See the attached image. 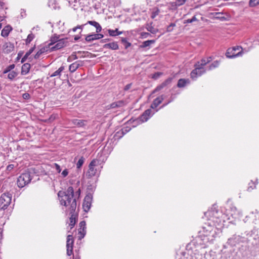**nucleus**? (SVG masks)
Segmentation results:
<instances>
[{
	"instance_id": "nucleus-57",
	"label": "nucleus",
	"mask_w": 259,
	"mask_h": 259,
	"mask_svg": "<svg viewBox=\"0 0 259 259\" xmlns=\"http://www.w3.org/2000/svg\"><path fill=\"white\" fill-rule=\"evenodd\" d=\"M80 38V36H78V35H76L74 37V40H78V39H79Z\"/></svg>"
},
{
	"instance_id": "nucleus-7",
	"label": "nucleus",
	"mask_w": 259,
	"mask_h": 259,
	"mask_svg": "<svg viewBox=\"0 0 259 259\" xmlns=\"http://www.w3.org/2000/svg\"><path fill=\"white\" fill-rule=\"evenodd\" d=\"M74 244L73 237L72 235H68L67 237V254L71 255L73 252V247Z\"/></svg>"
},
{
	"instance_id": "nucleus-54",
	"label": "nucleus",
	"mask_w": 259,
	"mask_h": 259,
	"mask_svg": "<svg viewBox=\"0 0 259 259\" xmlns=\"http://www.w3.org/2000/svg\"><path fill=\"white\" fill-rule=\"evenodd\" d=\"M131 86H132V83L127 84V85H126L125 86V87L124 88V90L125 91H128L131 88Z\"/></svg>"
},
{
	"instance_id": "nucleus-36",
	"label": "nucleus",
	"mask_w": 259,
	"mask_h": 259,
	"mask_svg": "<svg viewBox=\"0 0 259 259\" xmlns=\"http://www.w3.org/2000/svg\"><path fill=\"white\" fill-rule=\"evenodd\" d=\"M34 38V35L32 33L28 34L27 38L25 40V42L26 44H29Z\"/></svg>"
},
{
	"instance_id": "nucleus-49",
	"label": "nucleus",
	"mask_w": 259,
	"mask_h": 259,
	"mask_svg": "<svg viewBox=\"0 0 259 259\" xmlns=\"http://www.w3.org/2000/svg\"><path fill=\"white\" fill-rule=\"evenodd\" d=\"M159 10L158 9H157L156 11H153L152 12L151 16V18L152 19L155 18L159 14Z\"/></svg>"
},
{
	"instance_id": "nucleus-31",
	"label": "nucleus",
	"mask_w": 259,
	"mask_h": 259,
	"mask_svg": "<svg viewBox=\"0 0 259 259\" xmlns=\"http://www.w3.org/2000/svg\"><path fill=\"white\" fill-rule=\"evenodd\" d=\"M64 67V66L60 67L57 70L55 71L53 73H52L50 76L51 77H54L60 75V73L63 70Z\"/></svg>"
},
{
	"instance_id": "nucleus-2",
	"label": "nucleus",
	"mask_w": 259,
	"mask_h": 259,
	"mask_svg": "<svg viewBox=\"0 0 259 259\" xmlns=\"http://www.w3.org/2000/svg\"><path fill=\"white\" fill-rule=\"evenodd\" d=\"M243 49L241 46H237L228 49L226 56L228 58H233L242 56L243 54Z\"/></svg>"
},
{
	"instance_id": "nucleus-59",
	"label": "nucleus",
	"mask_w": 259,
	"mask_h": 259,
	"mask_svg": "<svg viewBox=\"0 0 259 259\" xmlns=\"http://www.w3.org/2000/svg\"><path fill=\"white\" fill-rule=\"evenodd\" d=\"M80 26H76V27H74L73 29H72V31L73 32H75L76 31V30L78 29V27H79Z\"/></svg>"
},
{
	"instance_id": "nucleus-39",
	"label": "nucleus",
	"mask_w": 259,
	"mask_h": 259,
	"mask_svg": "<svg viewBox=\"0 0 259 259\" xmlns=\"http://www.w3.org/2000/svg\"><path fill=\"white\" fill-rule=\"evenodd\" d=\"M198 21L197 18L195 16H194L191 19H188L187 20H186L184 21V23L187 24V23H191L195 21Z\"/></svg>"
},
{
	"instance_id": "nucleus-21",
	"label": "nucleus",
	"mask_w": 259,
	"mask_h": 259,
	"mask_svg": "<svg viewBox=\"0 0 259 259\" xmlns=\"http://www.w3.org/2000/svg\"><path fill=\"white\" fill-rule=\"evenodd\" d=\"M212 60V57L210 56L206 58H202L200 62H198L197 63H195L194 65H206L209 63Z\"/></svg>"
},
{
	"instance_id": "nucleus-19",
	"label": "nucleus",
	"mask_w": 259,
	"mask_h": 259,
	"mask_svg": "<svg viewBox=\"0 0 259 259\" xmlns=\"http://www.w3.org/2000/svg\"><path fill=\"white\" fill-rule=\"evenodd\" d=\"M12 30V28L10 25H8L6 26L2 30L1 35L3 37L8 36Z\"/></svg>"
},
{
	"instance_id": "nucleus-37",
	"label": "nucleus",
	"mask_w": 259,
	"mask_h": 259,
	"mask_svg": "<svg viewBox=\"0 0 259 259\" xmlns=\"http://www.w3.org/2000/svg\"><path fill=\"white\" fill-rule=\"evenodd\" d=\"M210 213L212 214L213 218L216 219H219L220 218V215L222 214V212H219L218 210H213Z\"/></svg>"
},
{
	"instance_id": "nucleus-25",
	"label": "nucleus",
	"mask_w": 259,
	"mask_h": 259,
	"mask_svg": "<svg viewBox=\"0 0 259 259\" xmlns=\"http://www.w3.org/2000/svg\"><path fill=\"white\" fill-rule=\"evenodd\" d=\"M34 49V47L31 48L29 50L28 52H26L24 57L22 58L21 62V63H24L28 58L30 59V57L28 58L29 55L33 52Z\"/></svg>"
},
{
	"instance_id": "nucleus-11",
	"label": "nucleus",
	"mask_w": 259,
	"mask_h": 259,
	"mask_svg": "<svg viewBox=\"0 0 259 259\" xmlns=\"http://www.w3.org/2000/svg\"><path fill=\"white\" fill-rule=\"evenodd\" d=\"M67 39H68L67 38L60 39L56 43V45L50 48V49L52 51H54V50H59V49L63 48L64 47H65L67 45V44L68 43Z\"/></svg>"
},
{
	"instance_id": "nucleus-28",
	"label": "nucleus",
	"mask_w": 259,
	"mask_h": 259,
	"mask_svg": "<svg viewBox=\"0 0 259 259\" xmlns=\"http://www.w3.org/2000/svg\"><path fill=\"white\" fill-rule=\"evenodd\" d=\"M155 42V40H148L146 41H144L142 42V45L140 46L141 48H144L149 47L151 44H153Z\"/></svg>"
},
{
	"instance_id": "nucleus-23",
	"label": "nucleus",
	"mask_w": 259,
	"mask_h": 259,
	"mask_svg": "<svg viewBox=\"0 0 259 259\" xmlns=\"http://www.w3.org/2000/svg\"><path fill=\"white\" fill-rule=\"evenodd\" d=\"M104 47L105 48H109L113 50H116L118 49V45L117 42H113L104 45Z\"/></svg>"
},
{
	"instance_id": "nucleus-40",
	"label": "nucleus",
	"mask_w": 259,
	"mask_h": 259,
	"mask_svg": "<svg viewBox=\"0 0 259 259\" xmlns=\"http://www.w3.org/2000/svg\"><path fill=\"white\" fill-rule=\"evenodd\" d=\"M121 42L124 45V47L125 49L128 48L129 47L131 46V44L126 40V38H122L121 39Z\"/></svg>"
},
{
	"instance_id": "nucleus-63",
	"label": "nucleus",
	"mask_w": 259,
	"mask_h": 259,
	"mask_svg": "<svg viewBox=\"0 0 259 259\" xmlns=\"http://www.w3.org/2000/svg\"><path fill=\"white\" fill-rule=\"evenodd\" d=\"M4 3L3 2L0 1V7H3Z\"/></svg>"
},
{
	"instance_id": "nucleus-53",
	"label": "nucleus",
	"mask_w": 259,
	"mask_h": 259,
	"mask_svg": "<svg viewBox=\"0 0 259 259\" xmlns=\"http://www.w3.org/2000/svg\"><path fill=\"white\" fill-rule=\"evenodd\" d=\"M199 254H197L196 253H193V254L190 255V259H198V257L197 256H198Z\"/></svg>"
},
{
	"instance_id": "nucleus-3",
	"label": "nucleus",
	"mask_w": 259,
	"mask_h": 259,
	"mask_svg": "<svg viewBox=\"0 0 259 259\" xmlns=\"http://www.w3.org/2000/svg\"><path fill=\"white\" fill-rule=\"evenodd\" d=\"M12 201V194L9 192L2 194L0 197V208L6 209Z\"/></svg>"
},
{
	"instance_id": "nucleus-43",
	"label": "nucleus",
	"mask_w": 259,
	"mask_h": 259,
	"mask_svg": "<svg viewBox=\"0 0 259 259\" xmlns=\"http://www.w3.org/2000/svg\"><path fill=\"white\" fill-rule=\"evenodd\" d=\"M52 167L53 168H55L58 173L61 172V168L60 167V166L58 164L56 163H54L53 165L52 166Z\"/></svg>"
},
{
	"instance_id": "nucleus-18",
	"label": "nucleus",
	"mask_w": 259,
	"mask_h": 259,
	"mask_svg": "<svg viewBox=\"0 0 259 259\" xmlns=\"http://www.w3.org/2000/svg\"><path fill=\"white\" fill-rule=\"evenodd\" d=\"M190 81L189 79L181 78L178 80L177 86L178 88H182L189 84Z\"/></svg>"
},
{
	"instance_id": "nucleus-64",
	"label": "nucleus",
	"mask_w": 259,
	"mask_h": 259,
	"mask_svg": "<svg viewBox=\"0 0 259 259\" xmlns=\"http://www.w3.org/2000/svg\"><path fill=\"white\" fill-rule=\"evenodd\" d=\"M74 259H80V257H79L78 255H76V256L74 257Z\"/></svg>"
},
{
	"instance_id": "nucleus-12",
	"label": "nucleus",
	"mask_w": 259,
	"mask_h": 259,
	"mask_svg": "<svg viewBox=\"0 0 259 259\" xmlns=\"http://www.w3.org/2000/svg\"><path fill=\"white\" fill-rule=\"evenodd\" d=\"M151 110L148 109L146 110L139 117L138 119L142 122L147 121L152 116Z\"/></svg>"
},
{
	"instance_id": "nucleus-24",
	"label": "nucleus",
	"mask_w": 259,
	"mask_h": 259,
	"mask_svg": "<svg viewBox=\"0 0 259 259\" xmlns=\"http://www.w3.org/2000/svg\"><path fill=\"white\" fill-rule=\"evenodd\" d=\"M123 100H120L117 102H113L110 105V108H116L118 107H121L123 106Z\"/></svg>"
},
{
	"instance_id": "nucleus-10",
	"label": "nucleus",
	"mask_w": 259,
	"mask_h": 259,
	"mask_svg": "<svg viewBox=\"0 0 259 259\" xmlns=\"http://www.w3.org/2000/svg\"><path fill=\"white\" fill-rule=\"evenodd\" d=\"M92 201V196L91 194L87 195L83 200L82 207L85 212H88L91 208Z\"/></svg>"
},
{
	"instance_id": "nucleus-62",
	"label": "nucleus",
	"mask_w": 259,
	"mask_h": 259,
	"mask_svg": "<svg viewBox=\"0 0 259 259\" xmlns=\"http://www.w3.org/2000/svg\"><path fill=\"white\" fill-rule=\"evenodd\" d=\"M22 56V54H21L20 53H19L18 54V57H17V59H19Z\"/></svg>"
},
{
	"instance_id": "nucleus-47",
	"label": "nucleus",
	"mask_w": 259,
	"mask_h": 259,
	"mask_svg": "<svg viewBox=\"0 0 259 259\" xmlns=\"http://www.w3.org/2000/svg\"><path fill=\"white\" fill-rule=\"evenodd\" d=\"M110 3H113L115 7L120 5L121 2L120 0H109Z\"/></svg>"
},
{
	"instance_id": "nucleus-5",
	"label": "nucleus",
	"mask_w": 259,
	"mask_h": 259,
	"mask_svg": "<svg viewBox=\"0 0 259 259\" xmlns=\"http://www.w3.org/2000/svg\"><path fill=\"white\" fill-rule=\"evenodd\" d=\"M100 161L98 159H93L89 165V170L87 172V176L88 178H92L96 175L97 170L95 167L98 166Z\"/></svg>"
},
{
	"instance_id": "nucleus-56",
	"label": "nucleus",
	"mask_w": 259,
	"mask_h": 259,
	"mask_svg": "<svg viewBox=\"0 0 259 259\" xmlns=\"http://www.w3.org/2000/svg\"><path fill=\"white\" fill-rule=\"evenodd\" d=\"M21 16L23 17L24 16H25V12L24 11V10H21Z\"/></svg>"
},
{
	"instance_id": "nucleus-6",
	"label": "nucleus",
	"mask_w": 259,
	"mask_h": 259,
	"mask_svg": "<svg viewBox=\"0 0 259 259\" xmlns=\"http://www.w3.org/2000/svg\"><path fill=\"white\" fill-rule=\"evenodd\" d=\"M246 242L245 238L240 235H234L228 239L227 243L231 246H235L240 243Z\"/></svg>"
},
{
	"instance_id": "nucleus-27",
	"label": "nucleus",
	"mask_w": 259,
	"mask_h": 259,
	"mask_svg": "<svg viewBox=\"0 0 259 259\" xmlns=\"http://www.w3.org/2000/svg\"><path fill=\"white\" fill-rule=\"evenodd\" d=\"M60 36L57 34H55L54 36L51 37V42L49 44V47L56 44L59 39Z\"/></svg>"
},
{
	"instance_id": "nucleus-41",
	"label": "nucleus",
	"mask_w": 259,
	"mask_h": 259,
	"mask_svg": "<svg viewBox=\"0 0 259 259\" xmlns=\"http://www.w3.org/2000/svg\"><path fill=\"white\" fill-rule=\"evenodd\" d=\"M78 234L79 235L78 236V239L81 240L85 236L86 234V230H78Z\"/></svg>"
},
{
	"instance_id": "nucleus-14",
	"label": "nucleus",
	"mask_w": 259,
	"mask_h": 259,
	"mask_svg": "<svg viewBox=\"0 0 259 259\" xmlns=\"http://www.w3.org/2000/svg\"><path fill=\"white\" fill-rule=\"evenodd\" d=\"M3 49L5 53L9 54L14 51V45L10 42H5L3 45Z\"/></svg>"
},
{
	"instance_id": "nucleus-9",
	"label": "nucleus",
	"mask_w": 259,
	"mask_h": 259,
	"mask_svg": "<svg viewBox=\"0 0 259 259\" xmlns=\"http://www.w3.org/2000/svg\"><path fill=\"white\" fill-rule=\"evenodd\" d=\"M205 71L204 66H199L194 69L191 73V77L193 79H196L198 76H201Z\"/></svg>"
},
{
	"instance_id": "nucleus-32",
	"label": "nucleus",
	"mask_w": 259,
	"mask_h": 259,
	"mask_svg": "<svg viewBox=\"0 0 259 259\" xmlns=\"http://www.w3.org/2000/svg\"><path fill=\"white\" fill-rule=\"evenodd\" d=\"M259 5V0H250L249 6L250 7H254Z\"/></svg>"
},
{
	"instance_id": "nucleus-42",
	"label": "nucleus",
	"mask_w": 259,
	"mask_h": 259,
	"mask_svg": "<svg viewBox=\"0 0 259 259\" xmlns=\"http://www.w3.org/2000/svg\"><path fill=\"white\" fill-rule=\"evenodd\" d=\"M73 197L74 199H75L76 202L77 203L76 200L77 198H78L79 197L80 195V189H78L75 193L73 191Z\"/></svg>"
},
{
	"instance_id": "nucleus-4",
	"label": "nucleus",
	"mask_w": 259,
	"mask_h": 259,
	"mask_svg": "<svg viewBox=\"0 0 259 259\" xmlns=\"http://www.w3.org/2000/svg\"><path fill=\"white\" fill-rule=\"evenodd\" d=\"M31 177L29 172H25L22 174L17 179V185L19 188H23L28 184L31 180Z\"/></svg>"
},
{
	"instance_id": "nucleus-30",
	"label": "nucleus",
	"mask_w": 259,
	"mask_h": 259,
	"mask_svg": "<svg viewBox=\"0 0 259 259\" xmlns=\"http://www.w3.org/2000/svg\"><path fill=\"white\" fill-rule=\"evenodd\" d=\"M30 66H22L21 67V74L25 75L28 73L30 69Z\"/></svg>"
},
{
	"instance_id": "nucleus-55",
	"label": "nucleus",
	"mask_w": 259,
	"mask_h": 259,
	"mask_svg": "<svg viewBox=\"0 0 259 259\" xmlns=\"http://www.w3.org/2000/svg\"><path fill=\"white\" fill-rule=\"evenodd\" d=\"M202 240L205 241V243H204L205 246H204V247H205L206 246V243L208 242V238L207 236H204L203 239Z\"/></svg>"
},
{
	"instance_id": "nucleus-8",
	"label": "nucleus",
	"mask_w": 259,
	"mask_h": 259,
	"mask_svg": "<svg viewBox=\"0 0 259 259\" xmlns=\"http://www.w3.org/2000/svg\"><path fill=\"white\" fill-rule=\"evenodd\" d=\"M14 67L15 66H8V67L3 71L4 74L9 73L8 74V78L10 80H13L18 74V72L17 71L13 70Z\"/></svg>"
},
{
	"instance_id": "nucleus-15",
	"label": "nucleus",
	"mask_w": 259,
	"mask_h": 259,
	"mask_svg": "<svg viewBox=\"0 0 259 259\" xmlns=\"http://www.w3.org/2000/svg\"><path fill=\"white\" fill-rule=\"evenodd\" d=\"M173 79V77H169L167 79H166L164 82H163L161 84L158 85L153 91V93H155L158 92L163 89L168 84H170L172 80Z\"/></svg>"
},
{
	"instance_id": "nucleus-52",
	"label": "nucleus",
	"mask_w": 259,
	"mask_h": 259,
	"mask_svg": "<svg viewBox=\"0 0 259 259\" xmlns=\"http://www.w3.org/2000/svg\"><path fill=\"white\" fill-rule=\"evenodd\" d=\"M14 167V164H9L7 167V170L8 171H11Z\"/></svg>"
},
{
	"instance_id": "nucleus-50",
	"label": "nucleus",
	"mask_w": 259,
	"mask_h": 259,
	"mask_svg": "<svg viewBox=\"0 0 259 259\" xmlns=\"http://www.w3.org/2000/svg\"><path fill=\"white\" fill-rule=\"evenodd\" d=\"M22 97L25 100H28L30 98V95L27 93H25L23 94Z\"/></svg>"
},
{
	"instance_id": "nucleus-13",
	"label": "nucleus",
	"mask_w": 259,
	"mask_h": 259,
	"mask_svg": "<svg viewBox=\"0 0 259 259\" xmlns=\"http://www.w3.org/2000/svg\"><path fill=\"white\" fill-rule=\"evenodd\" d=\"M104 37L103 34L97 33V34H91L86 36L85 39L87 42H91L93 40L102 38Z\"/></svg>"
},
{
	"instance_id": "nucleus-33",
	"label": "nucleus",
	"mask_w": 259,
	"mask_h": 259,
	"mask_svg": "<svg viewBox=\"0 0 259 259\" xmlns=\"http://www.w3.org/2000/svg\"><path fill=\"white\" fill-rule=\"evenodd\" d=\"M223 14L221 13H215L214 14V17L215 19H220L221 20H226V18L224 16H223Z\"/></svg>"
},
{
	"instance_id": "nucleus-61",
	"label": "nucleus",
	"mask_w": 259,
	"mask_h": 259,
	"mask_svg": "<svg viewBox=\"0 0 259 259\" xmlns=\"http://www.w3.org/2000/svg\"><path fill=\"white\" fill-rule=\"evenodd\" d=\"M77 26H81V27H78V29H80L82 30L83 29L84 25H78Z\"/></svg>"
},
{
	"instance_id": "nucleus-51",
	"label": "nucleus",
	"mask_w": 259,
	"mask_h": 259,
	"mask_svg": "<svg viewBox=\"0 0 259 259\" xmlns=\"http://www.w3.org/2000/svg\"><path fill=\"white\" fill-rule=\"evenodd\" d=\"M249 187L248 188V190H250V189H251V190L253 189L255 187V184L253 183L252 182H251V183H250L249 184Z\"/></svg>"
},
{
	"instance_id": "nucleus-58",
	"label": "nucleus",
	"mask_w": 259,
	"mask_h": 259,
	"mask_svg": "<svg viewBox=\"0 0 259 259\" xmlns=\"http://www.w3.org/2000/svg\"><path fill=\"white\" fill-rule=\"evenodd\" d=\"M55 116H53V115H52L49 119V120L50 121H52L54 119H55Z\"/></svg>"
},
{
	"instance_id": "nucleus-60",
	"label": "nucleus",
	"mask_w": 259,
	"mask_h": 259,
	"mask_svg": "<svg viewBox=\"0 0 259 259\" xmlns=\"http://www.w3.org/2000/svg\"><path fill=\"white\" fill-rule=\"evenodd\" d=\"M217 66L213 65V66H210L209 68V70H211L213 68H214Z\"/></svg>"
},
{
	"instance_id": "nucleus-35",
	"label": "nucleus",
	"mask_w": 259,
	"mask_h": 259,
	"mask_svg": "<svg viewBox=\"0 0 259 259\" xmlns=\"http://www.w3.org/2000/svg\"><path fill=\"white\" fill-rule=\"evenodd\" d=\"M84 162V158L83 157H81V158H80L76 163L77 168L78 169L80 168L83 165Z\"/></svg>"
},
{
	"instance_id": "nucleus-22",
	"label": "nucleus",
	"mask_w": 259,
	"mask_h": 259,
	"mask_svg": "<svg viewBox=\"0 0 259 259\" xmlns=\"http://www.w3.org/2000/svg\"><path fill=\"white\" fill-rule=\"evenodd\" d=\"M85 120H80L78 119H73L72 120V123L78 127H82L85 125Z\"/></svg>"
},
{
	"instance_id": "nucleus-26",
	"label": "nucleus",
	"mask_w": 259,
	"mask_h": 259,
	"mask_svg": "<svg viewBox=\"0 0 259 259\" xmlns=\"http://www.w3.org/2000/svg\"><path fill=\"white\" fill-rule=\"evenodd\" d=\"M186 1V0H177L175 2L171 4V6L174 9H177L178 7L184 4Z\"/></svg>"
},
{
	"instance_id": "nucleus-48",
	"label": "nucleus",
	"mask_w": 259,
	"mask_h": 259,
	"mask_svg": "<svg viewBox=\"0 0 259 259\" xmlns=\"http://www.w3.org/2000/svg\"><path fill=\"white\" fill-rule=\"evenodd\" d=\"M78 66H69V69L70 72H74L78 68Z\"/></svg>"
},
{
	"instance_id": "nucleus-17",
	"label": "nucleus",
	"mask_w": 259,
	"mask_h": 259,
	"mask_svg": "<svg viewBox=\"0 0 259 259\" xmlns=\"http://www.w3.org/2000/svg\"><path fill=\"white\" fill-rule=\"evenodd\" d=\"M49 50V47H42L41 49L39 50V51H37L36 54L34 56L35 59H39L40 58L42 57V56L44 55V54L48 52Z\"/></svg>"
},
{
	"instance_id": "nucleus-38",
	"label": "nucleus",
	"mask_w": 259,
	"mask_h": 259,
	"mask_svg": "<svg viewBox=\"0 0 259 259\" xmlns=\"http://www.w3.org/2000/svg\"><path fill=\"white\" fill-rule=\"evenodd\" d=\"M79 229L78 230H86V223L84 221H81L79 224Z\"/></svg>"
},
{
	"instance_id": "nucleus-29",
	"label": "nucleus",
	"mask_w": 259,
	"mask_h": 259,
	"mask_svg": "<svg viewBox=\"0 0 259 259\" xmlns=\"http://www.w3.org/2000/svg\"><path fill=\"white\" fill-rule=\"evenodd\" d=\"M118 30V29H116L115 30L112 29H108L107 31L110 36H115L121 34L122 32H116Z\"/></svg>"
},
{
	"instance_id": "nucleus-45",
	"label": "nucleus",
	"mask_w": 259,
	"mask_h": 259,
	"mask_svg": "<svg viewBox=\"0 0 259 259\" xmlns=\"http://www.w3.org/2000/svg\"><path fill=\"white\" fill-rule=\"evenodd\" d=\"M176 26V24L174 23H171L170 25H169L167 27V31L171 32L173 30V28Z\"/></svg>"
},
{
	"instance_id": "nucleus-44",
	"label": "nucleus",
	"mask_w": 259,
	"mask_h": 259,
	"mask_svg": "<svg viewBox=\"0 0 259 259\" xmlns=\"http://www.w3.org/2000/svg\"><path fill=\"white\" fill-rule=\"evenodd\" d=\"M69 171L67 169H65L61 174V177L63 178H65L68 176Z\"/></svg>"
},
{
	"instance_id": "nucleus-34",
	"label": "nucleus",
	"mask_w": 259,
	"mask_h": 259,
	"mask_svg": "<svg viewBox=\"0 0 259 259\" xmlns=\"http://www.w3.org/2000/svg\"><path fill=\"white\" fill-rule=\"evenodd\" d=\"M163 75V73L162 72H155V73L153 74H151V78L153 79H157L158 78H159L161 75Z\"/></svg>"
},
{
	"instance_id": "nucleus-1",
	"label": "nucleus",
	"mask_w": 259,
	"mask_h": 259,
	"mask_svg": "<svg viewBox=\"0 0 259 259\" xmlns=\"http://www.w3.org/2000/svg\"><path fill=\"white\" fill-rule=\"evenodd\" d=\"M73 188L71 186L69 187L63 193L59 192L58 194L60 204L67 208L66 210L69 212L71 215L69 224L70 229L74 227L78 218V213L76 211L77 204L75 199L73 197Z\"/></svg>"
},
{
	"instance_id": "nucleus-16",
	"label": "nucleus",
	"mask_w": 259,
	"mask_h": 259,
	"mask_svg": "<svg viewBox=\"0 0 259 259\" xmlns=\"http://www.w3.org/2000/svg\"><path fill=\"white\" fill-rule=\"evenodd\" d=\"M164 99L163 95H161L155 98L151 105L150 107L152 109L156 108L161 103Z\"/></svg>"
},
{
	"instance_id": "nucleus-46",
	"label": "nucleus",
	"mask_w": 259,
	"mask_h": 259,
	"mask_svg": "<svg viewBox=\"0 0 259 259\" xmlns=\"http://www.w3.org/2000/svg\"><path fill=\"white\" fill-rule=\"evenodd\" d=\"M147 30L153 34H155L158 31L157 29L153 28L152 26H150L147 28Z\"/></svg>"
},
{
	"instance_id": "nucleus-20",
	"label": "nucleus",
	"mask_w": 259,
	"mask_h": 259,
	"mask_svg": "<svg viewBox=\"0 0 259 259\" xmlns=\"http://www.w3.org/2000/svg\"><path fill=\"white\" fill-rule=\"evenodd\" d=\"M87 24H89L95 27L96 28V32L97 33H99L102 30V27H101V25H100V24L99 23H98L96 21H88Z\"/></svg>"
}]
</instances>
